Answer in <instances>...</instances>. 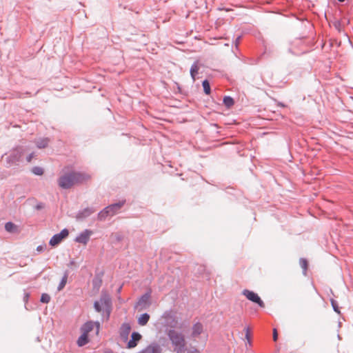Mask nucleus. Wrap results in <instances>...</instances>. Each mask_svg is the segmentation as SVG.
Listing matches in <instances>:
<instances>
[{
    "label": "nucleus",
    "instance_id": "nucleus-35",
    "mask_svg": "<svg viewBox=\"0 0 353 353\" xmlns=\"http://www.w3.org/2000/svg\"><path fill=\"white\" fill-rule=\"evenodd\" d=\"M44 249V248L42 246V245H39L37 248V250L39 251V252H41L43 251Z\"/></svg>",
    "mask_w": 353,
    "mask_h": 353
},
{
    "label": "nucleus",
    "instance_id": "nucleus-11",
    "mask_svg": "<svg viewBox=\"0 0 353 353\" xmlns=\"http://www.w3.org/2000/svg\"><path fill=\"white\" fill-rule=\"evenodd\" d=\"M161 351L162 349L160 345L157 343H154L147 346L139 353H161Z\"/></svg>",
    "mask_w": 353,
    "mask_h": 353
},
{
    "label": "nucleus",
    "instance_id": "nucleus-4",
    "mask_svg": "<svg viewBox=\"0 0 353 353\" xmlns=\"http://www.w3.org/2000/svg\"><path fill=\"white\" fill-rule=\"evenodd\" d=\"M25 152V149L22 146H17L13 148L9 155L6 158V161L10 165H16L17 164L21 159L23 154Z\"/></svg>",
    "mask_w": 353,
    "mask_h": 353
},
{
    "label": "nucleus",
    "instance_id": "nucleus-29",
    "mask_svg": "<svg viewBox=\"0 0 353 353\" xmlns=\"http://www.w3.org/2000/svg\"><path fill=\"white\" fill-rule=\"evenodd\" d=\"M40 301L42 303H48L50 301V296L49 294L43 293L41 294Z\"/></svg>",
    "mask_w": 353,
    "mask_h": 353
},
{
    "label": "nucleus",
    "instance_id": "nucleus-23",
    "mask_svg": "<svg viewBox=\"0 0 353 353\" xmlns=\"http://www.w3.org/2000/svg\"><path fill=\"white\" fill-rule=\"evenodd\" d=\"M223 104L228 108H231L234 104V99L231 97H229V96H225L223 98Z\"/></svg>",
    "mask_w": 353,
    "mask_h": 353
},
{
    "label": "nucleus",
    "instance_id": "nucleus-1",
    "mask_svg": "<svg viewBox=\"0 0 353 353\" xmlns=\"http://www.w3.org/2000/svg\"><path fill=\"white\" fill-rule=\"evenodd\" d=\"M91 179V176L85 172H70L61 175L58 179V185L62 189H69L75 184L82 183Z\"/></svg>",
    "mask_w": 353,
    "mask_h": 353
},
{
    "label": "nucleus",
    "instance_id": "nucleus-36",
    "mask_svg": "<svg viewBox=\"0 0 353 353\" xmlns=\"http://www.w3.org/2000/svg\"><path fill=\"white\" fill-rule=\"evenodd\" d=\"M279 105L281 106V107H285V105L283 103H279Z\"/></svg>",
    "mask_w": 353,
    "mask_h": 353
},
{
    "label": "nucleus",
    "instance_id": "nucleus-34",
    "mask_svg": "<svg viewBox=\"0 0 353 353\" xmlns=\"http://www.w3.org/2000/svg\"><path fill=\"white\" fill-rule=\"evenodd\" d=\"M30 294L29 293H25L23 296V301L25 303H27L29 299Z\"/></svg>",
    "mask_w": 353,
    "mask_h": 353
},
{
    "label": "nucleus",
    "instance_id": "nucleus-25",
    "mask_svg": "<svg viewBox=\"0 0 353 353\" xmlns=\"http://www.w3.org/2000/svg\"><path fill=\"white\" fill-rule=\"evenodd\" d=\"M299 264L301 268L303 269V274L306 275L308 266L307 261L304 258H301L299 260Z\"/></svg>",
    "mask_w": 353,
    "mask_h": 353
},
{
    "label": "nucleus",
    "instance_id": "nucleus-39",
    "mask_svg": "<svg viewBox=\"0 0 353 353\" xmlns=\"http://www.w3.org/2000/svg\"><path fill=\"white\" fill-rule=\"evenodd\" d=\"M121 287H120V288H119L118 292H119L121 291Z\"/></svg>",
    "mask_w": 353,
    "mask_h": 353
},
{
    "label": "nucleus",
    "instance_id": "nucleus-38",
    "mask_svg": "<svg viewBox=\"0 0 353 353\" xmlns=\"http://www.w3.org/2000/svg\"><path fill=\"white\" fill-rule=\"evenodd\" d=\"M339 2H343L345 0H338Z\"/></svg>",
    "mask_w": 353,
    "mask_h": 353
},
{
    "label": "nucleus",
    "instance_id": "nucleus-33",
    "mask_svg": "<svg viewBox=\"0 0 353 353\" xmlns=\"http://www.w3.org/2000/svg\"><path fill=\"white\" fill-rule=\"evenodd\" d=\"M44 208V204L43 203H39L37 204V205L35 206V208L37 210H41Z\"/></svg>",
    "mask_w": 353,
    "mask_h": 353
},
{
    "label": "nucleus",
    "instance_id": "nucleus-9",
    "mask_svg": "<svg viewBox=\"0 0 353 353\" xmlns=\"http://www.w3.org/2000/svg\"><path fill=\"white\" fill-rule=\"evenodd\" d=\"M150 293L146 292L139 298L136 307L140 310L147 308L150 305Z\"/></svg>",
    "mask_w": 353,
    "mask_h": 353
},
{
    "label": "nucleus",
    "instance_id": "nucleus-12",
    "mask_svg": "<svg viewBox=\"0 0 353 353\" xmlns=\"http://www.w3.org/2000/svg\"><path fill=\"white\" fill-rule=\"evenodd\" d=\"M95 212V210L93 208H85L80 211L78 212V213L76 215L77 219H83L89 216H90L92 214H93Z\"/></svg>",
    "mask_w": 353,
    "mask_h": 353
},
{
    "label": "nucleus",
    "instance_id": "nucleus-30",
    "mask_svg": "<svg viewBox=\"0 0 353 353\" xmlns=\"http://www.w3.org/2000/svg\"><path fill=\"white\" fill-rule=\"evenodd\" d=\"M245 339L248 340V342L249 343H251V333H250V329L249 327H246L245 328Z\"/></svg>",
    "mask_w": 353,
    "mask_h": 353
},
{
    "label": "nucleus",
    "instance_id": "nucleus-17",
    "mask_svg": "<svg viewBox=\"0 0 353 353\" xmlns=\"http://www.w3.org/2000/svg\"><path fill=\"white\" fill-rule=\"evenodd\" d=\"M94 324L93 322L88 321L82 325L81 330L83 333L88 335V334L94 329Z\"/></svg>",
    "mask_w": 353,
    "mask_h": 353
},
{
    "label": "nucleus",
    "instance_id": "nucleus-24",
    "mask_svg": "<svg viewBox=\"0 0 353 353\" xmlns=\"http://www.w3.org/2000/svg\"><path fill=\"white\" fill-rule=\"evenodd\" d=\"M5 229L8 232L14 233L17 231V226L12 222H8L5 225Z\"/></svg>",
    "mask_w": 353,
    "mask_h": 353
},
{
    "label": "nucleus",
    "instance_id": "nucleus-6",
    "mask_svg": "<svg viewBox=\"0 0 353 353\" xmlns=\"http://www.w3.org/2000/svg\"><path fill=\"white\" fill-rule=\"evenodd\" d=\"M242 294L250 301L257 303L259 307H264L265 303L261 299V298L259 296V295L249 290H243L242 292Z\"/></svg>",
    "mask_w": 353,
    "mask_h": 353
},
{
    "label": "nucleus",
    "instance_id": "nucleus-32",
    "mask_svg": "<svg viewBox=\"0 0 353 353\" xmlns=\"http://www.w3.org/2000/svg\"><path fill=\"white\" fill-rule=\"evenodd\" d=\"M277 339H278L277 330H276V329L274 328L273 330V340H274V341H276Z\"/></svg>",
    "mask_w": 353,
    "mask_h": 353
},
{
    "label": "nucleus",
    "instance_id": "nucleus-7",
    "mask_svg": "<svg viewBox=\"0 0 353 353\" xmlns=\"http://www.w3.org/2000/svg\"><path fill=\"white\" fill-rule=\"evenodd\" d=\"M69 234L68 229L65 228L61 232L54 234L50 240L49 244L52 246H55L59 244L61 241L66 238Z\"/></svg>",
    "mask_w": 353,
    "mask_h": 353
},
{
    "label": "nucleus",
    "instance_id": "nucleus-27",
    "mask_svg": "<svg viewBox=\"0 0 353 353\" xmlns=\"http://www.w3.org/2000/svg\"><path fill=\"white\" fill-rule=\"evenodd\" d=\"M32 172L35 175L41 176L43 174V169L41 167L35 166L32 168Z\"/></svg>",
    "mask_w": 353,
    "mask_h": 353
},
{
    "label": "nucleus",
    "instance_id": "nucleus-5",
    "mask_svg": "<svg viewBox=\"0 0 353 353\" xmlns=\"http://www.w3.org/2000/svg\"><path fill=\"white\" fill-rule=\"evenodd\" d=\"M165 321L166 325L170 329H174L178 325V319L175 313L172 310L165 311L162 316Z\"/></svg>",
    "mask_w": 353,
    "mask_h": 353
},
{
    "label": "nucleus",
    "instance_id": "nucleus-8",
    "mask_svg": "<svg viewBox=\"0 0 353 353\" xmlns=\"http://www.w3.org/2000/svg\"><path fill=\"white\" fill-rule=\"evenodd\" d=\"M92 234V231L88 229L81 232L74 239L75 242L86 245Z\"/></svg>",
    "mask_w": 353,
    "mask_h": 353
},
{
    "label": "nucleus",
    "instance_id": "nucleus-3",
    "mask_svg": "<svg viewBox=\"0 0 353 353\" xmlns=\"http://www.w3.org/2000/svg\"><path fill=\"white\" fill-rule=\"evenodd\" d=\"M94 307L98 312H101V311L105 312L106 318L108 319L112 311L111 298L107 293L102 292L99 301L94 302Z\"/></svg>",
    "mask_w": 353,
    "mask_h": 353
},
{
    "label": "nucleus",
    "instance_id": "nucleus-14",
    "mask_svg": "<svg viewBox=\"0 0 353 353\" xmlns=\"http://www.w3.org/2000/svg\"><path fill=\"white\" fill-rule=\"evenodd\" d=\"M203 332V326L201 323L197 322L192 327L191 336L192 338L198 337Z\"/></svg>",
    "mask_w": 353,
    "mask_h": 353
},
{
    "label": "nucleus",
    "instance_id": "nucleus-15",
    "mask_svg": "<svg viewBox=\"0 0 353 353\" xmlns=\"http://www.w3.org/2000/svg\"><path fill=\"white\" fill-rule=\"evenodd\" d=\"M125 201H119L118 203H113V204H111V205L107 206V208H110L109 210V211H110V212L111 214V216H112L114 214H116L120 210V209L125 204Z\"/></svg>",
    "mask_w": 353,
    "mask_h": 353
},
{
    "label": "nucleus",
    "instance_id": "nucleus-19",
    "mask_svg": "<svg viewBox=\"0 0 353 353\" xmlns=\"http://www.w3.org/2000/svg\"><path fill=\"white\" fill-rule=\"evenodd\" d=\"M88 335L82 332L81 335L77 339V345L79 347H83L88 343Z\"/></svg>",
    "mask_w": 353,
    "mask_h": 353
},
{
    "label": "nucleus",
    "instance_id": "nucleus-20",
    "mask_svg": "<svg viewBox=\"0 0 353 353\" xmlns=\"http://www.w3.org/2000/svg\"><path fill=\"white\" fill-rule=\"evenodd\" d=\"M150 319V315L148 313L142 314L138 319V323L141 325H145Z\"/></svg>",
    "mask_w": 353,
    "mask_h": 353
},
{
    "label": "nucleus",
    "instance_id": "nucleus-26",
    "mask_svg": "<svg viewBox=\"0 0 353 353\" xmlns=\"http://www.w3.org/2000/svg\"><path fill=\"white\" fill-rule=\"evenodd\" d=\"M202 85H203V88L204 92L206 94H210V92H211V90H210V85L209 81L207 79H205L202 82Z\"/></svg>",
    "mask_w": 353,
    "mask_h": 353
},
{
    "label": "nucleus",
    "instance_id": "nucleus-10",
    "mask_svg": "<svg viewBox=\"0 0 353 353\" xmlns=\"http://www.w3.org/2000/svg\"><path fill=\"white\" fill-rule=\"evenodd\" d=\"M131 330V326L128 323H124L121 325L119 330V334L121 339L127 340Z\"/></svg>",
    "mask_w": 353,
    "mask_h": 353
},
{
    "label": "nucleus",
    "instance_id": "nucleus-22",
    "mask_svg": "<svg viewBox=\"0 0 353 353\" xmlns=\"http://www.w3.org/2000/svg\"><path fill=\"white\" fill-rule=\"evenodd\" d=\"M68 277V271H65L63 276L62 277V279L58 285L57 290L59 291H61V290H63L64 288V287L67 283Z\"/></svg>",
    "mask_w": 353,
    "mask_h": 353
},
{
    "label": "nucleus",
    "instance_id": "nucleus-31",
    "mask_svg": "<svg viewBox=\"0 0 353 353\" xmlns=\"http://www.w3.org/2000/svg\"><path fill=\"white\" fill-rule=\"evenodd\" d=\"M34 157V152H32L30 153L29 155L27 156L26 157V161L27 162L30 163L31 162L32 158Z\"/></svg>",
    "mask_w": 353,
    "mask_h": 353
},
{
    "label": "nucleus",
    "instance_id": "nucleus-2",
    "mask_svg": "<svg viewBox=\"0 0 353 353\" xmlns=\"http://www.w3.org/2000/svg\"><path fill=\"white\" fill-rule=\"evenodd\" d=\"M167 335L171 341L174 351L176 353H184L186 350V341L184 334L175 329H169L167 331Z\"/></svg>",
    "mask_w": 353,
    "mask_h": 353
},
{
    "label": "nucleus",
    "instance_id": "nucleus-21",
    "mask_svg": "<svg viewBox=\"0 0 353 353\" xmlns=\"http://www.w3.org/2000/svg\"><path fill=\"white\" fill-rule=\"evenodd\" d=\"M50 140L48 138H43L37 141V146L38 148H45L48 145Z\"/></svg>",
    "mask_w": 353,
    "mask_h": 353
},
{
    "label": "nucleus",
    "instance_id": "nucleus-13",
    "mask_svg": "<svg viewBox=\"0 0 353 353\" xmlns=\"http://www.w3.org/2000/svg\"><path fill=\"white\" fill-rule=\"evenodd\" d=\"M141 335L137 332H132L131 335V339L128 341L127 344L128 348H133L137 345L138 342L141 339Z\"/></svg>",
    "mask_w": 353,
    "mask_h": 353
},
{
    "label": "nucleus",
    "instance_id": "nucleus-18",
    "mask_svg": "<svg viewBox=\"0 0 353 353\" xmlns=\"http://www.w3.org/2000/svg\"><path fill=\"white\" fill-rule=\"evenodd\" d=\"M110 208L105 207L101 212H99L97 219L99 221H104L108 216H111V214L109 211Z\"/></svg>",
    "mask_w": 353,
    "mask_h": 353
},
{
    "label": "nucleus",
    "instance_id": "nucleus-28",
    "mask_svg": "<svg viewBox=\"0 0 353 353\" xmlns=\"http://www.w3.org/2000/svg\"><path fill=\"white\" fill-rule=\"evenodd\" d=\"M330 302L334 312H336L338 314H340V310L337 301L332 299L330 300Z\"/></svg>",
    "mask_w": 353,
    "mask_h": 353
},
{
    "label": "nucleus",
    "instance_id": "nucleus-37",
    "mask_svg": "<svg viewBox=\"0 0 353 353\" xmlns=\"http://www.w3.org/2000/svg\"><path fill=\"white\" fill-rule=\"evenodd\" d=\"M96 325L97 326V329L99 330V323H96Z\"/></svg>",
    "mask_w": 353,
    "mask_h": 353
},
{
    "label": "nucleus",
    "instance_id": "nucleus-16",
    "mask_svg": "<svg viewBox=\"0 0 353 353\" xmlns=\"http://www.w3.org/2000/svg\"><path fill=\"white\" fill-rule=\"evenodd\" d=\"M199 70V61H196L194 62V63L192 65L190 68V76L194 81L196 80V76L198 74Z\"/></svg>",
    "mask_w": 353,
    "mask_h": 353
}]
</instances>
